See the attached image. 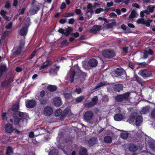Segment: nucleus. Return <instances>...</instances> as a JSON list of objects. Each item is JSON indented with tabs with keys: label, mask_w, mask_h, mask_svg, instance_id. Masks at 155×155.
<instances>
[{
	"label": "nucleus",
	"mask_w": 155,
	"mask_h": 155,
	"mask_svg": "<svg viewBox=\"0 0 155 155\" xmlns=\"http://www.w3.org/2000/svg\"><path fill=\"white\" fill-rule=\"evenodd\" d=\"M128 25L129 27L131 28H133L135 27L131 23L128 24Z\"/></svg>",
	"instance_id": "nucleus-63"
},
{
	"label": "nucleus",
	"mask_w": 155,
	"mask_h": 155,
	"mask_svg": "<svg viewBox=\"0 0 155 155\" xmlns=\"http://www.w3.org/2000/svg\"><path fill=\"white\" fill-rule=\"evenodd\" d=\"M139 73L141 75L144 77H149L151 75V73L146 70L140 71Z\"/></svg>",
	"instance_id": "nucleus-12"
},
{
	"label": "nucleus",
	"mask_w": 155,
	"mask_h": 155,
	"mask_svg": "<svg viewBox=\"0 0 155 155\" xmlns=\"http://www.w3.org/2000/svg\"><path fill=\"white\" fill-rule=\"evenodd\" d=\"M97 142V140L96 138L93 137L90 139L88 141L89 144L91 146H93Z\"/></svg>",
	"instance_id": "nucleus-23"
},
{
	"label": "nucleus",
	"mask_w": 155,
	"mask_h": 155,
	"mask_svg": "<svg viewBox=\"0 0 155 155\" xmlns=\"http://www.w3.org/2000/svg\"><path fill=\"white\" fill-rule=\"evenodd\" d=\"M7 13V12H5L3 10H2L1 11V14L2 15L4 16L5 15V14Z\"/></svg>",
	"instance_id": "nucleus-57"
},
{
	"label": "nucleus",
	"mask_w": 155,
	"mask_h": 155,
	"mask_svg": "<svg viewBox=\"0 0 155 155\" xmlns=\"http://www.w3.org/2000/svg\"><path fill=\"white\" fill-rule=\"evenodd\" d=\"M47 89L51 91H54L56 90L57 87L55 86L50 85L48 86Z\"/></svg>",
	"instance_id": "nucleus-29"
},
{
	"label": "nucleus",
	"mask_w": 155,
	"mask_h": 155,
	"mask_svg": "<svg viewBox=\"0 0 155 155\" xmlns=\"http://www.w3.org/2000/svg\"><path fill=\"white\" fill-rule=\"evenodd\" d=\"M19 109V106L18 104H16L13 105L12 107V109L13 111H16Z\"/></svg>",
	"instance_id": "nucleus-39"
},
{
	"label": "nucleus",
	"mask_w": 155,
	"mask_h": 155,
	"mask_svg": "<svg viewBox=\"0 0 155 155\" xmlns=\"http://www.w3.org/2000/svg\"><path fill=\"white\" fill-rule=\"evenodd\" d=\"M128 135V133L127 132L125 131L121 133L120 136L123 139H126Z\"/></svg>",
	"instance_id": "nucleus-34"
},
{
	"label": "nucleus",
	"mask_w": 155,
	"mask_h": 155,
	"mask_svg": "<svg viewBox=\"0 0 155 155\" xmlns=\"http://www.w3.org/2000/svg\"><path fill=\"white\" fill-rule=\"evenodd\" d=\"M49 64V62L48 61H46L44 62L41 66L40 69H43L45 68Z\"/></svg>",
	"instance_id": "nucleus-36"
},
{
	"label": "nucleus",
	"mask_w": 155,
	"mask_h": 155,
	"mask_svg": "<svg viewBox=\"0 0 155 155\" xmlns=\"http://www.w3.org/2000/svg\"><path fill=\"white\" fill-rule=\"evenodd\" d=\"M21 70H22V69H21V68L19 67H17L16 68V71L17 72H20V71H21Z\"/></svg>",
	"instance_id": "nucleus-60"
},
{
	"label": "nucleus",
	"mask_w": 155,
	"mask_h": 155,
	"mask_svg": "<svg viewBox=\"0 0 155 155\" xmlns=\"http://www.w3.org/2000/svg\"><path fill=\"white\" fill-rule=\"evenodd\" d=\"M155 9V5H149L147 7V9L145 10L147 14H149L150 13L153 12Z\"/></svg>",
	"instance_id": "nucleus-13"
},
{
	"label": "nucleus",
	"mask_w": 155,
	"mask_h": 155,
	"mask_svg": "<svg viewBox=\"0 0 155 155\" xmlns=\"http://www.w3.org/2000/svg\"><path fill=\"white\" fill-rule=\"evenodd\" d=\"M75 91L78 94H80L81 93L82 91L80 88H76Z\"/></svg>",
	"instance_id": "nucleus-52"
},
{
	"label": "nucleus",
	"mask_w": 155,
	"mask_h": 155,
	"mask_svg": "<svg viewBox=\"0 0 155 155\" xmlns=\"http://www.w3.org/2000/svg\"><path fill=\"white\" fill-rule=\"evenodd\" d=\"M106 84V83L104 82H101L98 84L96 86L95 89L98 88L102 86H104Z\"/></svg>",
	"instance_id": "nucleus-43"
},
{
	"label": "nucleus",
	"mask_w": 155,
	"mask_h": 155,
	"mask_svg": "<svg viewBox=\"0 0 155 155\" xmlns=\"http://www.w3.org/2000/svg\"><path fill=\"white\" fill-rule=\"evenodd\" d=\"M114 90L116 91L119 92L123 89V86L121 84H116L114 87Z\"/></svg>",
	"instance_id": "nucleus-21"
},
{
	"label": "nucleus",
	"mask_w": 155,
	"mask_h": 155,
	"mask_svg": "<svg viewBox=\"0 0 155 155\" xmlns=\"http://www.w3.org/2000/svg\"><path fill=\"white\" fill-rule=\"evenodd\" d=\"M93 114L91 111H87L85 113L84 115V118L85 120L88 121L92 119Z\"/></svg>",
	"instance_id": "nucleus-10"
},
{
	"label": "nucleus",
	"mask_w": 155,
	"mask_h": 155,
	"mask_svg": "<svg viewBox=\"0 0 155 155\" xmlns=\"http://www.w3.org/2000/svg\"><path fill=\"white\" fill-rule=\"evenodd\" d=\"M112 138L109 136L105 137L104 139V142L107 143H110L112 141Z\"/></svg>",
	"instance_id": "nucleus-30"
},
{
	"label": "nucleus",
	"mask_w": 155,
	"mask_h": 155,
	"mask_svg": "<svg viewBox=\"0 0 155 155\" xmlns=\"http://www.w3.org/2000/svg\"><path fill=\"white\" fill-rule=\"evenodd\" d=\"M18 1L17 0H14V2L13 4V5L14 6H16L17 4Z\"/></svg>",
	"instance_id": "nucleus-61"
},
{
	"label": "nucleus",
	"mask_w": 155,
	"mask_h": 155,
	"mask_svg": "<svg viewBox=\"0 0 155 155\" xmlns=\"http://www.w3.org/2000/svg\"><path fill=\"white\" fill-rule=\"evenodd\" d=\"M13 150L12 148L10 147H7L6 150V155H10L13 153Z\"/></svg>",
	"instance_id": "nucleus-33"
},
{
	"label": "nucleus",
	"mask_w": 155,
	"mask_h": 155,
	"mask_svg": "<svg viewBox=\"0 0 155 155\" xmlns=\"http://www.w3.org/2000/svg\"><path fill=\"white\" fill-rule=\"evenodd\" d=\"M152 20H145L143 18L138 19L137 22L138 24L145 25L147 27H149L150 25V23L152 22Z\"/></svg>",
	"instance_id": "nucleus-6"
},
{
	"label": "nucleus",
	"mask_w": 155,
	"mask_h": 155,
	"mask_svg": "<svg viewBox=\"0 0 155 155\" xmlns=\"http://www.w3.org/2000/svg\"><path fill=\"white\" fill-rule=\"evenodd\" d=\"M134 78L136 80L141 84H142L143 82L141 79L137 75H134Z\"/></svg>",
	"instance_id": "nucleus-35"
},
{
	"label": "nucleus",
	"mask_w": 155,
	"mask_h": 155,
	"mask_svg": "<svg viewBox=\"0 0 155 155\" xmlns=\"http://www.w3.org/2000/svg\"><path fill=\"white\" fill-rule=\"evenodd\" d=\"M80 155H87V150L84 148L81 149L79 152Z\"/></svg>",
	"instance_id": "nucleus-32"
},
{
	"label": "nucleus",
	"mask_w": 155,
	"mask_h": 155,
	"mask_svg": "<svg viewBox=\"0 0 155 155\" xmlns=\"http://www.w3.org/2000/svg\"><path fill=\"white\" fill-rule=\"evenodd\" d=\"M151 116L153 118H155V109H153L151 112Z\"/></svg>",
	"instance_id": "nucleus-46"
},
{
	"label": "nucleus",
	"mask_w": 155,
	"mask_h": 155,
	"mask_svg": "<svg viewBox=\"0 0 155 155\" xmlns=\"http://www.w3.org/2000/svg\"><path fill=\"white\" fill-rule=\"evenodd\" d=\"M53 112V108L51 107L48 106L45 107L43 111L44 114L47 116L51 115L52 114Z\"/></svg>",
	"instance_id": "nucleus-4"
},
{
	"label": "nucleus",
	"mask_w": 155,
	"mask_h": 155,
	"mask_svg": "<svg viewBox=\"0 0 155 155\" xmlns=\"http://www.w3.org/2000/svg\"><path fill=\"white\" fill-rule=\"evenodd\" d=\"M9 32L8 31H5L2 34V38L3 39H5V37L8 36Z\"/></svg>",
	"instance_id": "nucleus-44"
},
{
	"label": "nucleus",
	"mask_w": 155,
	"mask_h": 155,
	"mask_svg": "<svg viewBox=\"0 0 155 155\" xmlns=\"http://www.w3.org/2000/svg\"><path fill=\"white\" fill-rule=\"evenodd\" d=\"M49 155H58V153L56 150L53 149L49 152Z\"/></svg>",
	"instance_id": "nucleus-38"
},
{
	"label": "nucleus",
	"mask_w": 155,
	"mask_h": 155,
	"mask_svg": "<svg viewBox=\"0 0 155 155\" xmlns=\"http://www.w3.org/2000/svg\"><path fill=\"white\" fill-rule=\"evenodd\" d=\"M36 54V51H34L31 54V55L29 56V58L31 59Z\"/></svg>",
	"instance_id": "nucleus-47"
},
{
	"label": "nucleus",
	"mask_w": 155,
	"mask_h": 155,
	"mask_svg": "<svg viewBox=\"0 0 155 155\" xmlns=\"http://www.w3.org/2000/svg\"><path fill=\"white\" fill-rule=\"evenodd\" d=\"M36 104V103L35 100H27L26 101V106L28 108H32L35 106Z\"/></svg>",
	"instance_id": "nucleus-8"
},
{
	"label": "nucleus",
	"mask_w": 155,
	"mask_h": 155,
	"mask_svg": "<svg viewBox=\"0 0 155 155\" xmlns=\"http://www.w3.org/2000/svg\"><path fill=\"white\" fill-rule=\"evenodd\" d=\"M145 14H146V13L145 12V10L142 12H141L140 13V15L141 18H143L145 15Z\"/></svg>",
	"instance_id": "nucleus-50"
},
{
	"label": "nucleus",
	"mask_w": 155,
	"mask_h": 155,
	"mask_svg": "<svg viewBox=\"0 0 155 155\" xmlns=\"http://www.w3.org/2000/svg\"><path fill=\"white\" fill-rule=\"evenodd\" d=\"M137 116V114H134L131 115L130 118V120L132 122L135 121L136 125L137 126H139L142 123V119L141 116H138L136 118Z\"/></svg>",
	"instance_id": "nucleus-2"
},
{
	"label": "nucleus",
	"mask_w": 155,
	"mask_h": 155,
	"mask_svg": "<svg viewBox=\"0 0 155 155\" xmlns=\"http://www.w3.org/2000/svg\"><path fill=\"white\" fill-rule=\"evenodd\" d=\"M53 102L54 105L57 107H59L62 104L61 98L59 97H56L53 99Z\"/></svg>",
	"instance_id": "nucleus-11"
},
{
	"label": "nucleus",
	"mask_w": 155,
	"mask_h": 155,
	"mask_svg": "<svg viewBox=\"0 0 155 155\" xmlns=\"http://www.w3.org/2000/svg\"><path fill=\"white\" fill-rule=\"evenodd\" d=\"M129 66L130 68L133 69L134 68V66L131 63H130L129 64Z\"/></svg>",
	"instance_id": "nucleus-64"
},
{
	"label": "nucleus",
	"mask_w": 155,
	"mask_h": 155,
	"mask_svg": "<svg viewBox=\"0 0 155 155\" xmlns=\"http://www.w3.org/2000/svg\"><path fill=\"white\" fill-rule=\"evenodd\" d=\"M75 12L77 14H80L81 13V11L79 9H77L75 10Z\"/></svg>",
	"instance_id": "nucleus-54"
},
{
	"label": "nucleus",
	"mask_w": 155,
	"mask_h": 155,
	"mask_svg": "<svg viewBox=\"0 0 155 155\" xmlns=\"http://www.w3.org/2000/svg\"><path fill=\"white\" fill-rule=\"evenodd\" d=\"M97 97L95 96L93 97L92 99V102H89L87 104V106L88 107H91L94 105H95L97 102Z\"/></svg>",
	"instance_id": "nucleus-16"
},
{
	"label": "nucleus",
	"mask_w": 155,
	"mask_h": 155,
	"mask_svg": "<svg viewBox=\"0 0 155 155\" xmlns=\"http://www.w3.org/2000/svg\"><path fill=\"white\" fill-rule=\"evenodd\" d=\"M87 9L86 11V12L87 13H90L89 15H88V17L91 18L94 12V11L93 9V8H94L93 6L91 3H88L87 6Z\"/></svg>",
	"instance_id": "nucleus-9"
},
{
	"label": "nucleus",
	"mask_w": 155,
	"mask_h": 155,
	"mask_svg": "<svg viewBox=\"0 0 155 155\" xmlns=\"http://www.w3.org/2000/svg\"><path fill=\"white\" fill-rule=\"evenodd\" d=\"M45 95V91H42L40 92V97L41 98H39V100L41 103L42 104H45L46 103L47 101L45 100L42 99V98L44 97Z\"/></svg>",
	"instance_id": "nucleus-18"
},
{
	"label": "nucleus",
	"mask_w": 155,
	"mask_h": 155,
	"mask_svg": "<svg viewBox=\"0 0 155 155\" xmlns=\"http://www.w3.org/2000/svg\"><path fill=\"white\" fill-rule=\"evenodd\" d=\"M150 110V107L148 106L143 107L140 111V113L141 114H145L148 113Z\"/></svg>",
	"instance_id": "nucleus-19"
},
{
	"label": "nucleus",
	"mask_w": 155,
	"mask_h": 155,
	"mask_svg": "<svg viewBox=\"0 0 155 155\" xmlns=\"http://www.w3.org/2000/svg\"><path fill=\"white\" fill-rule=\"evenodd\" d=\"M113 5V3L112 2H108L107 3V7H110L112 6Z\"/></svg>",
	"instance_id": "nucleus-55"
},
{
	"label": "nucleus",
	"mask_w": 155,
	"mask_h": 155,
	"mask_svg": "<svg viewBox=\"0 0 155 155\" xmlns=\"http://www.w3.org/2000/svg\"><path fill=\"white\" fill-rule=\"evenodd\" d=\"M103 55L105 58H111L114 56L115 54L112 50H107L104 51L102 53Z\"/></svg>",
	"instance_id": "nucleus-5"
},
{
	"label": "nucleus",
	"mask_w": 155,
	"mask_h": 155,
	"mask_svg": "<svg viewBox=\"0 0 155 155\" xmlns=\"http://www.w3.org/2000/svg\"><path fill=\"white\" fill-rule=\"evenodd\" d=\"M12 26V23L11 22L9 23L6 26V28L7 29L10 28Z\"/></svg>",
	"instance_id": "nucleus-49"
},
{
	"label": "nucleus",
	"mask_w": 155,
	"mask_h": 155,
	"mask_svg": "<svg viewBox=\"0 0 155 155\" xmlns=\"http://www.w3.org/2000/svg\"><path fill=\"white\" fill-rule=\"evenodd\" d=\"M58 31L63 34H64L66 36H68L70 34L69 31L67 30H64L62 28H60L58 30Z\"/></svg>",
	"instance_id": "nucleus-22"
},
{
	"label": "nucleus",
	"mask_w": 155,
	"mask_h": 155,
	"mask_svg": "<svg viewBox=\"0 0 155 155\" xmlns=\"http://www.w3.org/2000/svg\"><path fill=\"white\" fill-rule=\"evenodd\" d=\"M101 27V26L96 25L94 26L91 29V31L92 33H95L99 31Z\"/></svg>",
	"instance_id": "nucleus-25"
},
{
	"label": "nucleus",
	"mask_w": 155,
	"mask_h": 155,
	"mask_svg": "<svg viewBox=\"0 0 155 155\" xmlns=\"http://www.w3.org/2000/svg\"><path fill=\"white\" fill-rule=\"evenodd\" d=\"M59 21L60 23L62 24H63L65 23L66 22V21L65 19H61Z\"/></svg>",
	"instance_id": "nucleus-59"
},
{
	"label": "nucleus",
	"mask_w": 155,
	"mask_h": 155,
	"mask_svg": "<svg viewBox=\"0 0 155 155\" xmlns=\"http://www.w3.org/2000/svg\"><path fill=\"white\" fill-rule=\"evenodd\" d=\"M60 119L61 120H63L66 116H68L71 117L72 115L71 111L69 108H67L63 111L61 109L57 110L55 113V116L56 117H58L61 115Z\"/></svg>",
	"instance_id": "nucleus-1"
},
{
	"label": "nucleus",
	"mask_w": 155,
	"mask_h": 155,
	"mask_svg": "<svg viewBox=\"0 0 155 155\" xmlns=\"http://www.w3.org/2000/svg\"><path fill=\"white\" fill-rule=\"evenodd\" d=\"M129 93H126L123 95H118L116 97L115 99L117 101H121L124 100H129L130 98Z\"/></svg>",
	"instance_id": "nucleus-3"
},
{
	"label": "nucleus",
	"mask_w": 155,
	"mask_h": 155,
	"mask_svg": "<svg viewBox=\"0 0 155 155\" xmlns=\"http://www.w3.org/2000/svg\"><path fill=\"white\" fill-rule=\"evenodd\" d=\"M115 72L118 76H121L125 73V71L122 68H118L115 70Z\"/></svg>",
	"instance_id": "nucleus-26"
},
{
	"label": "nucleus",
	"mask_w": 155,
	"mask_h": 155,
	"mask_svg": "<svg viewBox=\"0 0 155 155\" xmlns=\"http://www.w3.org/2000/svg\"><path fill=\"white\" fill-rule=\"evenodd\" d=\"M129 149L130 151L134 152L137 150V148L135 146L131 145L129 147Z\"/></svg>",
	"instance_id": "nucleus-37"
},
{
	"label": "nucleus",
	"mask_w": 155,
	"mask_h": 155,
	"mask_svg": "<svg viewBox=\"0 0 155 155\" xmlns=\"http://www.w3.org/2000/svg\"><path fill=\"white\" fill-rule=\"evenodd\" d=\"M75 75V72L74 71H73L71 73V74L70 76V78L71 79V83H72L73 82V79L74 76Z\"/></svg>",
	"instance_id": "nucleus-41"
},
{
	"label": "nucleus",
	"mask_w": 155,
	"mask_h": 155,
	"mask_svg": "<svg viewBox=\"0 0 155 155\" xmlns=\"http://www.w3.org/2000/svg\"><path fill=\"white\" fill-rule=\"evenodd\" d=\"M84 97L83 96H81L76 99V101L77 102H81L84 99Z\"/></svg>",
	"instance_id": "nucleus-42"
},
{
	"label": "nucleus",
	"mask_w": 155,
	"mask_h": 155,
	"mask_svg": "<svg viewBox=\"0 0 155 155\" xmlns=\"http://www.w3.org/2000/svg\"><path fill=\"white\" fill-rule=\"evenodd\" d=\"M16 115H17L19 117H20L19 118L18 116H16V117H15V114L14 115V116H13V120H14V123L15 125H17L18 124L19 122V120L22 117V116L23 115V113H15Z\"/></svg>",
	"instance_id": "nucleus-7"
},
{
	"label": "nucleus",
	"mask_w": 155,
	"mask_h": 155,
	"mask_svg": "<svg viewBox=\"0 0 155 155\" xmlns=\"http://www.w3.org/2000/svg\"><path fill=\"white\" fill-rule=\"evenodd\" d=\"M153 53V51L151 49H149L146 50L144 52L143 58L146 59L148 57V55L152 54Z\"/></svg>",
	"instance_id": "nucleus-14"
},
{
	"label": "nucleus",
	"mask_w": 155,
	"mask_h": 155,
	"mask_svg": "<svg viewBox=\"0 0 155 155\" xmlns=\"http://www.w3.org/2000/svg\"><path fill=\"white\" fill-rule=\"evenodd\" d=\"M104 11V9L102 8H99L97 9L95 11V13L96 14H99L101 12H103Z\"/></svg>",
	"instance_id": "nucleus-45"
},
{
	"label": "nucleus",
	"mask_w": 155,
	"mask_h": 155,
	"mask_svg": "<svg viewBox=\"0 0 155 155\" xmlns=\"http://www.w3.org/2000/svg\"><path fill=\"white\" fill-rule=\"evenodd\" d=\"M74 14L73 13H66L64 14V16L65 17H70L73 16Z\"/></svg>",
	"instance_id": "nucleus-40"
},
{
	"label": "nucleus",
	"mask_w": 155,
	"mask_h": 155,
	"mask_svg": "<svg viewBox=\"0 0 155 155\" xmlns=\"http://www.w3.org/2000/svg\"><path fill=\"white\" fill-rule=\"evenodd\" d=\"M88 64L91 66L95 67L97 65V62L95 59H92L89 61Z\"/></svg>",
	"instance_id": "nucleus-20"
},
{
	"label": "nucleus",
	"mask_w": 155,
	"mask_h": 155,
	"mask_svg": "<svg viewBox=\"0 0 155 155\" xmlns=\"http://www.w3.org/2000/svg\"><path fill=\"white\" fill-rule=\"evenodd\" d=\"M66 7V5L64 3H62L61 4V9H63L64 8Z\"/></svg>",
	"instance_id": "nucleus-53"
},
{
	"label": "nucleus",
	"mask_w": 155,
	"mask_h": 155,
	"mask_svg": "<svg viewBox=\"0 0 155 155\" xmlns=\"http://www.w3.org/2000/svg\"><path fill=\"white\" fill-rule=\"evenodd\" d=\"M137 14L136 11L134 10H133L129 15V19H132L133 18L136 17Z\"/></svg>",
	"instance_id": "nucleus-28"
},
{
	"label": "nucleus",
	"mask_w": 155,
	"mask_h": 155,
	"mask_svg": "<svg viewBox=\"0 0 155 155\" xmlns=\"http://www.w3.org/2000/svg\"><path fill=\"white\" fill-rule=\"evenodd\" d=\"M123 118L122 114H116L114 116V119L116 121L121 120Z\"/></svg>",
	"instance_id": "nucleus-24"
},
{
	"label": "nucleus",
	"mask_w": 155,
	"mask_h": 155,
	"mask_svg": "<svg viewBox=\"0 0 155 155\" xmlns=\"http://www.w3.org/2000/svg\"><path fill=\"white\" fill-rule=\"evenodd\" d=\"M6 69L5 65H2L0 66V77L1 76L3 72L5 71Z\"/></svg>",
	"instance_id": "nucleus-31"
},
{
	"label": "nucleus",
	"mask_w": 155,
	"mask_h": 155,
	"mask_svg": "<svg viewBox=\"0 0 155 155\" xmlns=\"http://www.w3.org/2000/svg\"><path fill=\"white\" fill-rule=\"evenodd\" d=\"M110 16L116 17L117 16L116 15L114 12L110 13L109 14Z\"/></svg>",
	"instance_id": "nucleus-62"
},
{
	"label": "nucleus",
	"mask_w": 155,
	"mask_h": 155,
	"mask_svg": "<svg viewBox=\"0 0 155 155\" xmlns=\"http://www.w3.org/2000/svg\"><path fill=\"white\" fill-rule=\"evenodd\" d=\"M5 129L6 131L8 133H12L13 130V129L12 126L9 124L6 125L5 127Z\"/></svg>",
	"instance_id": "nucleus-17"
},
{
	"label": "nucleus",
	"mask_w": 155,
	"mask_h": 155,
	"mask_svg": "<svg viewBox=\"0 0 155 155\" xmlns=\"http://www.w3.org/2000/svg\"><path fill=\"white\" fill-rule=\"evenodd\" d=\"M39 9V7L38 5L33 6L31 9L30 12L31 15H33L36 13Z\"/></svg>",
	"instance_id": "nucleus-15"
},
{
	"label": "nucleus",
	"mask_w": 155,
	"mask_h": 155,
	"mask_svg": "<svg viewBox=\"0 0 155 155\" xmlns=\"http://www.w3.org/2000/svg\"><path fill=\"white\" fill-rule=\"evenodd\" d=\"M29 137L31 138H32L34 137V134L33 132H31L29 134Z\"/></svg>",
	"instance_id": "nucleus-58"
},
{
	"label": "nucleus",
	"mask_w": 155,
	"mask_h": 155,
	"mask_svg": "<svg viewBox=\"0 0 155 155\" xmlns=\"http://www.w3.org/2000/svg\"><path fill=\"white\" fill-rule=\"evenodd\" d=\"M2 117L3 120H7V117L5 113H2Z\"/></svg>",
	"instance_id": "nucleus-48"
},
{
	"label": "nucleus",
	"mask_w": 155,
	"mask_h": 155,
	"mask_svg": "<svg viewBox=\"0 0 155 155\" xmlns=\"http://www.w3.org/2000/svg\"><path fill=\"white\" fill-rule=\"evenodd\" d=\"M74 21V20L73 18H71L69 20L68 23L70 24H73Z\"/></svg>",
	"instance_id": "nucleus-51"
},
{
	"label": "nucleus",
	"mask_w": 155,
	"mask_h": 155,
	"mask_svg": "<svg viewBox=\"0 0 155 155\" xmlns=\"http://www.w3.org/2000/svg\"><path fill=\"white\" fill-rule=\"evenodd\" d=\"M27 31V27H25L22 28L19 31V34L22 35L24 36L26 34Z\"/></svg>",
	"instance_id": "nucleus-27"
},
{
	"label": "nucleus",
	"mask_w": 155,
	"mask_h": 155,
	"mask_svg": "<svg viewBox=\"0 0 155 155\" xmlns=\"http://www.w3.org/2000/svg\"><path fill=\"white\" fill-rule=\"evenodd\" d=\"M132 6L137 8H139L140 7L139 5L137 3H133L132 4Z\"/></svg>",
	"instance_id": "nucleus-56"
}]
</instances>
